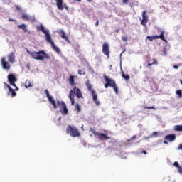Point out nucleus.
I'll use <instances>...</instances> for the list:
<instances>
[{"label":"nucleus","mask_w":182,"mask_h":182,"mask_svg":"<svg viewBox=\"0 0 182 182\" xmlns=\"http://www.w3.org/2000/svg\"><path fill=\"white\" fill-rule=\"evenodd\" d=\"M46 97L48 100V102L52 105L53 107V109H58V106H62V107H60V112L63 116H66L68 113H69V110H68V107L66 106V104L63 101L56 100L53 99V97L50 95L49 93V90H45Z\"/></svg>","instance_id":"nucleus-1"},{"label":"nucleus","mask_w":182,"mask_h":182,"mask_svg":"<svg viewBox=\"0 0 182 182\" xmlns=\"http://www.w3.org/2000/svg\"><path fill=\"white\" fill-rule=\"evenodd\" d=\"M37 31H41L44 33L46 36V41L48 42V43H50L52 49L56 52V53H60V48H59L56 45H55V43L53 41H52V37L50 36V31L49 30L45 29V26L43 23H40V26H38L36 27Z\"/></svg>","instance_id":"nucleus-2"},{"label":"nucleus","mask_w":182,"mask_h":182,"mask_svg":"<svg viewBox=\"0 0 182 182\" xmlns=\"http://www.w3.org/2000/svg\"><path fill=\"white\" fill-rule=\"evenodd\" d=\"M27 53H28L29 55L33 57V59L36 60H43L44 59H50V56L45 52V50H40L38 52L34 51L31 52L29 50H27Z\"/></svg>","instance_id":"nucleus-3"},{"label":"nucleus","mask_w":182,"mask_h":182,"mask_svg":"<svg viewBox=\"0 0 182 182\" xmlns=\"http://www.w3.org/2000/svg\"><path fill=\"white\" fill-rule=\"evenodd\" d=\"M85 85L87 86V90L91 92L94 103H95L96 106H100V101L97 100V94L96 93V91L95 90L92 89L93 86L92 85V84H90V82L89 80L87 81Z\"/></svg>","instance_id":"nucleus-4"},{"label":"nucleus","mask_w":182,"mask_h":182,"mask_svg":"<svg viewBox=\"0 0 182 182\" xmlns=\"http://www.w3.org/2000/svg\"><path fill=\"white\" fill-rule=\"evenodd\" d=\"M73 93L76 95L77 99H80V97L83 98V95H82V91H80V89L74 87V92L72 90H70L68 97L70 100L72 106L75 105V98L73 97Z\"/></svg>","instance_id":"nucleus-5"},{"label":"nucleus","mask_w":182,"mask_h":182,"mask_svg":"<svg viewBox=\"0 0 182 182\" xmlns=\"http://www.w3.org/2000/svg\"><path fill=\"white\" fill-rule=\"evenodd\" d=\"M66 132L68 134H70L71 137H78V136H80V134L77 131V129L75 127H72L70 125H69L67 129Z\"/></svg>","instance_id":"nucleus-6"},{"label":"nucleus","mask_w":182,"mask_h":182,"mask_svg":"<svg viewBox=\"0 0 182 182\" xmlns=\"http://www.w3.org/2000/svg\"><path fill=\"white\" fill-rule=\"evenodd\" d=\"M161 39V41H164V42H167V41L166 40V38H164V31H161V34L159 36H146V39H149V41H150V42L156 40V39Z\"/></svg>","instance_id":"nucleus-7"},{"label":"nucleus","mask_w":182,"mask_h":182,"mask_svg":"<svg viewBox=\"0 0 182 182\" xmlns=\"http://www.w3.org/2000/svg\"><path fill=\"white\" fill-rule=\"evenodd\" d=\"M102 53L107 56V59H110V50L109 49V44L105 43L102 45Z\"/></svg>","instance_id":"nucleus-8"},{"label":"nucleus","mask_w":182,"mask_h":182,"mask_svg":"<svg viewBox=\"0 0 182 182\" xmlns=\"http://www.w3.org/2000/svg\"><path fill=\"white\" fill-rule=\"evenodd\" d=\"M7 79L11 86H16L15 82H18V78L14 75V74H9L7 76Z\"/></svg>","instance_id":"nucleus-9"},{"label":"nucleus","mask_w":182,"mask_h":182,"mask_svg":"<svg viewBox=\"0 0 182 182\" xmlns=\"http://www.w3.org/2000/svg\"><path fill=\"white\" fill-rule=\"evenodd\" d=\"M93 134L98 136L100 140H110V137L107 136V134H103L93 131Z\"/></svg>","instance_id":"nucleus-10"},{"label":"nucleus","mask_w":182,"mask_h":182,"mask_svg":"<svg viewBox=\"0 0 182 182\" xmlns=\"http://www.w3.org/2000/svg\"><path fill=\"white\" fill-rule=\"evenodd\" d=\"M58 35H60L62 39H65V41H66V42H68V43L70 42V41H69V37L66 36V34L65 33V31H63V29L58 30Z\"/></svg>","instance_id":"nucleus-11"},{"label":"nucleus","mask_w":182,"mask_h":182,"mask_svg":"<svg viewBox=\"0 0 182 182\" xmlns=\"http://www.w3.org/2000/svg\"><path fill=\"white\" fill-rule=\"evenodd\" d=\"M149 22V16L146 15V11H144L142 13V20L141 22V25L143 26H146V24Z\"/></svg>","instance_id":"nucleus-12"},{"label":"nucleus","mask_w":182,"mask_h":182,"mask_svg":"<svg viewBox=\"0 0 182 182\" xmlns=\"http://www.w3.org/2000/svg\"><path fill=\"white\" fill-rule=\"evenodd\" d=\"M22 19L26 21H31V22H35L36 21L35 16H31L29 14H25L23 13L22 14Z\"/></svg>","instance_id":"nucleus-13"},{"label":"nucleus","mask_w":182,"mask_h":182,"mask_svg":"<svg viewBox=\"0 0 182 182\" xmlns=\"http://www.w3.org/2000/svg\"><path fill=\"white\" fill-rule=\"evenodd\" d=\"M164 139L165 140H167L168 141H170L171 143L172 141H174V140H176V134H170L166 135Z\"/></svg>","instance_id":"nucleus-14"},{"label":"nucleus","mask_w":182,"mask_h":182,"mask_svg":"<svg viewBox=\"0 0 182 182\" xmlns=\"http://www.w3.org/2000/svg\"><path fill=\"white\" fill-rule=\"evenodd\" d=\"M1 65H2V67H3V69H5L6 70H8L10 69V66H9V63L5 61V58L3 57L1 58Z\"/></svg>","instance_id":"nucleus-15"},{"label":"nucleus","mask_w":182,"mask_h":182,"mask_svg":"<svg viewBox=\"0 0 182 182\" xmlns=\"http://www.w3.org/2000/svg\"><path fill=\"white\" fill-rule=\"evenodd\" d=\"M7 88L9 89L8 96H11V97H15L16 96V92L15 90L12 89L9 85H7Z\"/></svg>","instance_id":"nucleus-16"},{"label":"nucleus","mask_w":182,"mask_h":182,"mask_svg":"<svg viewBox=\"0 0 182 182\" xmlns=\"http://www.w3.org/2000/svg\"><path fill=\"white\" fill-rule=\"evenodd\" d=\"M58 9L63 11V0H55Z\"/></svg>","instance_id":"nucleus-17"},{"label":"nucleus","mask_w":182,"mask_h":182,"mask_svg":"<svg viewBox=\"0 0 182 182\" xmlns=\"http://www.w3.org/2000/svg\"><path fill=\"white\" fill-rule=\"evenodd\" d=\"M104 79L105 81L106 82V83L105 84V89H107V87H112V86H113V85L110 84L111 80H109V77H107L106 75H104Z\"/></svg>","instance_id":"nucleus-18"},{"label":"nucleus","mask_w":182,"mask_h":182,"mask_svg":"<svg viewBox=\"0 0 182 182\" xmlns=\"http://www.w3.org/2000/svg\"><path fill=\"white\" fill-rule=\"evenodd\" d=\"M9 62L11 63H14L15 62V53H11L9 55Z\"/></svg>","instance_id":"nucleus-19"},{"label":"nucleus","mask_w":182,"mask_h":182,"mask_svg":"<svg viewBox=\"0 0 182 182\" xmlns=\"http://www.w3.org/2000/svg\"><path fill=\"white\" fill-rule=\"evenodd\" d=\"M17 27L18 29H22V31H24V32H28V28H26V24L23 23L21 25H17Z\"/></svg>","instance_id":"nucleus-20"},{"label":"nucleus","mask_w":182,"mask_h":182,"mask_svg":"<svg viewBox=\"0 0 182 182\" xmlns=\"http://www.w3.org/2000/svg\"><path fill=\"white\" fill-rule=\"evenodd\" d=\"M111 87L114 88V90L116 93V95H119V87H117V85H116V83H113L112 86H111Z\"/></svg>","instance_id":"nucleus-21"},{"label":"nucleus","mask_w":182,"mask_h":182,"mask_svg":"<svg viewBox=\"0 0 182 182\" xmlns=\"http://www.w3.org/2000/svg\"><path fill=\"white\" fill-rule=\"evenodd\" d=\"M173 130H175V132H182V125H175Z\"/></svg>","instance_id":"nucleus-22"},{"label":"nucleus","mask_w":182,"mask_h":182,"mask_svg":"<svg viewBox=\"0 0 182 182\" xmlns=\"http://www.w3.org/2000/svg\"><path fill=\"white\" fill-rule=\"evenodd\" d=\"M69 82L72 86H75V77L73 75L70 76Z\"/></svg>","instance_id":"nucleus-23"},{"label":"nucleus","mask_w":182,"mask_h":182,"mask_svg":"<svg viewBox=\"0 0 182 182\" xmlns=\"http://www.w3.org/2000/svg\"><path fill=\"white\" fill-rule=\"evenodd\" d=\"M25 87L26 89H28V87H32V84H31V81L30 80H26L25 82Z\"/></svg>","instance_id":"nucleus-24"},{"label":"nucleus","mask_w":182,"mask_h":182,"mask_svg":"<svg viewBox=\"0 0 182 182\" xmlns=\"http://www.w3.org/2000/svg\"><path fill=\"white\" fill-rule=\"evenodd\" d=\"M176 94L178 95V98L181 99L182 97V90H178L176 91Z\"/></svg>","instance_id":"nucleus-25"},{"label":"nucleus","mask_w":182,"mask_h":182,"mask_svg":"<svg viewBox=\"0 0 182 182\" xmlns=\"http://www.w3.org/2000/svg\"><path fill=\"white\" fill-rule=\"evenodd\" d=\"M75 109L77 113H80V112L82 110V108L80 107V105L78 103L76 104Z\"/></svg>","instance_id":"nucleus-26"},{"label":"nucleus","mask_w":182,"mask_h":182,"mask_svg":"<svg viewBox=\"0 0 182 182\" xmlns=\"http://www.w3.org/2000/svg\"><path fill=\"white\" fill-rule=\"evenodd\" d=\"M122 77L125 80H129L130 79V75H125L124 73H122Z\"/></svg>","instance_id":"nucleus-27"},{"label":"nucleus","mask_w":182,"mask_h":182,"mask_svg":"<svg viewBox=\"0 0 182 182\" xmlns=\"http://www.w3.org/2000/svg\"><path fill=\"white\" fill-rule=\"evenodd\" d=\"M159 136V132H154L151 135H149V137H157Z\"/></svg>","instance_id":"nucleus-28"},{"label":"nucleus","mask_w":182,"mask_h":182,"mask_svg":"<svg viewBox=\"0 0 182 182\" xmlns=\"http://www.w3.org/2000/svg\"><path fill=\"white\" fill-rule=\"evenodd\" d=\"M78 75H86V73L85 71L82 70H78Z\"/></svg>","instance_id":"nucleus-29"},{"label":"nucleus","mask_w":182,"mask_h":182,"mask_svg":"<svg viewBox=\"0 0 182 182\" xmlns=\"http://www.w3.org/2000/svg\"><path fill=\"white\" fill-rule=\"evenodd\" d=\"M146 79L148 80V82H149V85L150 83H153V82H154L152 77H146Z\"/></svg>","instance_id":"nucleus-30"},{"label":"nucleus","mask_w":182,"mask_h":182,"mask_svg":"<svg viewBox=\"0 0 182 182\" xmlns=\"http://www.w3.org/2000/svg\"><path fill=\"white\" fill-rule=\"evenodd\" d=\"M173 166H174V167L178 168V167H180V164H178V161H175L173 163Z\"/></svg>","instance_id":"nucleus-31"},{"label":"nucleus","mask_w":182,"mask_h":182,"mask_svg":"<svg viewBox=\"0 0 182 182\" xmlns=\"http://www.w3.org/2000/svg\"><path fill=\"white\" fill-rule=\"evenodd\" d=\"M109 85H113L114 83H116V81H114V80L112 79V78H109Z\"/></svg>","instance_id":"nucleus-32"},{"label":"nucleus","mask_w":182,"mask_h":182,"mask_svg":"<svg viewBox=\"0 0 182 182\" xmlns=\"http://www.w3.org/2000/svg\"><path fill=\"white\" fill-rule=\"evenodd\" d=\"M15 8H16V9H17V11H22V7L21 6L16 5Z\"/></svg>","instance_id":"nucleus-33"},{"label":"nucleus","mask_w":182,"mask_h":182,"mask_svg":"<svg viewBox=\"0 0 182 182\" xmlns=\"http://www.w3.org/2000/svg\"><path fill=\"white\" fill-rule=\"evenodd\" d=\"M178 172L179 174H182V167L181 166L178 167Z\"/></svg>","instance_id":"nucleus-34"},{"label":"nucleus","mask_w":182,"mask_h":182,"mask_svg":"<svg viewBox=\"0 0 182 182\" xmlns=\"http://www.w3.org/2000/svg\"><path fill=\"white\" fill-rule=\"evenodd\" d=\"M122 39L124 42H127V36H122Z\"/></svg>","instance_id":"nucleus-35"},{"label":"nucleus","mask_w":182,"mask_h":182,"mask_svg":"<svg viewBox=\"0 0 182 182\" xmlns=\"http://www.w3.org/2000/svg\"><path fill=\"white\" fill-rule=\"evenodd\" d=\"M136 139V135H134L130 139H128L127 141H132V140H134Z\"/></svg>","instance_id":"nucleus-36"},{"label":"nucleus","mask_w":182,"mask_h":182,"mask_svg":"<svg viewBox=\"0 0 182 182\" xmlns=\"http://www.w3.org/2000/svg\"><path fill=\"white\" fill-rule=\"evenodd\" d=\"M176 149L177 150H182V144H179V146Z\"/></svg>","instance_id":"nucleus-37"},{"label":"nucleus","mask_w":182,"mask_h":182,"mask_svg":"<svg viewBox=\"0 0 182 182\" xmlns=\"http://www.w3.org/2000/svg\"><path fill=\"white\" fill-rule=\"evenodd\" d=\"M9 22H16V20L13 18H9Z\"/></svg>","instance_id":"nucleus-38"},{"label":"nucleus","mask_w":182,"mask_h":182,"mask_svg":"<svg viewBox=\"0 0 182 182\" xmlns=\"http://www.w3.org/2000/svg\"><path fill=\"white\" fill-rule=\"evenodd\" d=\"M64 8H65V9H66L67 11H69V7H68V6H66V4H64Z\"/></svg>","instance_id":"nucleus-39"},{"label":"nucleus","mask_w":182,"mask_h":182,"mask_svg":"<svg viewBox=\"0 0 182 182\" xmlns=\"http://www.w3.org/2000/svg\"><path fill=\"white\" fill-rule=\"evenodd\" d=\"M179 66H181V65H173V68L174 69H178V67Z\"/></svg>","instance_id":"nucleus-40"},{"label":"nucleus","mask_w":182,"mask_h":182,"mask_svg":"<svg viewBox=\"0 0 182 182\" xmlns=\"http://www.w3.org/2000/svg\"><path fill=\"white\" fill-rule=\"evenodd\" d=\"M144 139L145 140H149V139H151V136L149 135V136H145Z\"/></svg>","instance_id":"nucleus-41"},{"label":"nucleus","mask_w":182,"mask_h":182,"mask_svg":"<svg viewBox=\"0 0 182 182\" xmlns=\"http://www.w3.org/2000/svg\"><path fill=\"white\" fill-rule=\"evenodd\" d=\"M129 2V0H122V4H127Z\"/></svg>","instance_id":"nucleus-42"},{"label":"nucleus","mask_w":182,"mask_h":182,"mask_svg":"<svg viewBox=\"0 0 182 182\" xmlns=\"http://www.w3.org/2000/svg\"><path fill=\"white\" fill-rule=\"evenodd\" d=\"M156 61H154L152 63L148 64V65H149V66H151V65H156Z\"/></svg>","instance_id":"nucleus-43"},{"label":"nucleus","mask_w":182,"mask_h":182,"mask_svg":"<svg viewBox=\"0 0 182 182\" xmlns=\"http://www.w3.org/2000/svg\"><path fill=\"white\" fill-rule=\"evenodd\" d=\"M95 26H99V20H97L95 23Z\"/></svg>","instance_id":"nucleus-44"},{"label":"nucleus","mask_w":182,"mask_h":182,"mask_svg":"<svg viewBox=\"0 0 182 182\" xmlns=\"http://www.w3.org/2000/svg\"><path fill=\"white\" fill-rule=\"evenodd\" d=\"M164 53L165 55H167V50L166 48L164 49Z\"/></svg>","instance_id":"nucleus-45"},{"label":"nucleus","mask_w":182,"mask_h":182,"mask_svg":"<svg viewBox=\"0 0 182 182\" xmlns=\"http://www.w3.org/2000/svg\"><path fill=\"white\" fill-rule=\"evenodd\" d=\"M14 87H16L15 90H14V91H15V90H16V91L19 90V88L18 87V86L16 85V86H14Z\"/></svg>","instance_id":"nucleus-46"},{"label":"nucleus","mask_w":182,"mask_h":182,"mask_svg":"<svg viewBox=\"0 0 182 182\" xmlns=\"http://www.w3.org/2000/svg\"><path fill=\"white\" fill-rule=\"evenodd\" d=\"M146 77H145L144 78V82H149V80H147Z\"/></svg>","instance_id":"nucleus-47"},{"label":"nucleus","mask_w":182,"mask_h":182,"mask_svg":"<svg viewBox=\"0 0 182 182\" xmlns=\"http://www.w3.org/2000/svg\"><path fill=\"white\" fill-rule=\"evenodd\" d=\"M4 86H6L8 87V86H9V85H8L6 82H4Z\"/></svg>","instance_id":"nucleus-48"},{"label":"nucleus","mask_w":182,"mask_h":182,"mask_svg":"<svg viewBox=\"0 0 182 182\" xmlns=\"http://www.w3.org/2000/svg\"><path fill=\"white\" fill-rule=\"evenodd\" d=\"M141 153H143V154H147V151H143L141 152Z\"/></svg>","instance_id":"nucleus-49"},{"label":"nucleus","mask_w":182,"mask_h":182,"mask_svg":"<svg viewBox=\"0 0 182 182\" xmlns=\"http://www.w3.org/2000/svg\"><path fill=\"white\" fill-rule=\"evenodd\" d=\"M154 107H147L146 109H154Z\"/></svg>","instance_id":"nucleus-50"},{"label":"nucleus","mask_w":182,"mask_h":182,"mask_svg":"<svg viewBox=\"0 0 182 182\" xmlns=\"http://www.w3.org/2000/svg\"><path fill=\"white\" fill-rule=\"evenodd\" d=\"M164 144H168V142H167V141H164Z\"/></svg>","instance_id":"nucleus-51"},{"label":"nucleus","mask_w":182,"mask_h":182,"mask_svg":"<svg viewBox=\"0 0 182 182\" xmlns=\"http://www.w3.org/2000/svg\"><path fill=\"white\" fill-rule=\"evenodd\" d=\"M123 53H124V51H122L120 54V58H122V55H123Z\"/></svg>","instance_id":"nucleus-52"},{"label":"nucleus","mask_w":182,"mask_h":182,"mask_svg":"<svg viewBox=\"0 0 182 182\" xmlns=\"http://www.w3.org/2000/svg\"><path fill=\"white\" fill-rule=\"evenodd\" d=\"M87 2H93V0H87Z\"/></svg>","instance_id":"nucleus-53"},{"label":"nucleus","mask_w":182,"mask_h":182,"mask_svg":"<svg viewBox=\"0 0 182 182\" xmlns=\"http://www.w3.org/2000/svg\"><path fill=\"white\" fill-rule=\"evenodd\" d=\"M61 119H62V117H59L58 122H60V120H61Z\"/></svg>","instance_id":"nucleus-54"},{"label":"nucleus","mask_w":182,"mask_h":182,"mask_svg":"<svg viewBox=\"0 0 182 182\" xmlns=\"http://www.w3.org/2000/svg\"><path fill=\"white\" fill-rule=\"evenodd\" d=\"M91 71H92V73H95V71L92 68H91Z\"/></svg>","instance_id":"nucleus-55"},{"label":"nucleus","mask_w":182,"mask_h":182,"mask_svg":"<svg viewBox=\"0 0 182 182\" xmlns=\"http://www.w3.org/2000/svg\"><path fill=\"white\" fill-rule=\"evenodd\" d=\"M115 32L119 33V29L115 30Z\"/></svg>","instance_id":"nucleus-56"},{"label":"nucleus","mask_w":182,"mask_h":182,"mask_svg":"<svg viewBox=\"0 0 182 182\" xmlns=\"http://www.w3.org/2000/svg\"><path fill=\"white\" fill-rule=\"evenodd\" d=\"M120 68L122 69V61L120 62Z\"/></svg>","instance_id":"nucleus-57"},{"label":"nucleus","mask_w":182,"mask_h":182,"mask_svg":"<svg viewBox=\"0 0 182 182\" xmlns=\"http://www.w3.org/2000/svg\"><path fill=\"white\" fill-rule=\"evenodd\" d=\"M60 112V110H59V111H56V113H59Z\"/></svg>","instance_id":"nucleus-58"},{"label":"nucleus","mask_w":182,"mask_h":182,"mask_svg":"<svg viewBox=\"0 0 182 182\" xmlns=\"http://www.w3.org/2000/svg\"><path fill=\"white\" fill-rule=\"evenodd\" d=\"M57 124H60V122L57 123Z\"/></svg>","instance_id":"nucleus-59"},{"label":"nucleus","mask_w":182,"mask_h":182,"mask_svg":"<svg viewBox=\"0 0 182 182\" xmlns=\"http://www.w3.org/2000/svg\"><path fill=\"white\" fill-rule=\"evenodd\" d=\"M9 2H10V1H9V2L7 3V4H8V5H9Z\"/></svg>","instance_id":"nucleus-60"}]
</instances>
